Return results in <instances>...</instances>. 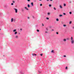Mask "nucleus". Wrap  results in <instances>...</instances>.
<instances>
[{
    "label": "nucleus",
    "mask_w": 74,
    "mask_h": 74,
    "mask_svg": "<svg viewBox=\"0 0 74 74\" xmlns=\"http://www.w3.org/2000/svg\"><path fill=\"white\" fill-rule=\"evenodd\" d=\"M71 44H74V40H73V37H71Z\"/></svg>",
    "instance_id": "1"
},
{
    "label": "nucleus",
    "mask_w": 74,
    "mask_h": 74,
    "mask_svg": "<svg viewBox=\"0 0 74 74\" xmlns=\"http://www.w3.org/2000/svg\"><path fill=\"white\" fill-rule=\"evenodd\" d=\"M14 10H15L16 13H17V12H18V10H17V9L16 8H14Z\"/></svg>",
    "instance_id": "2"
},
{
    "label": "nucleus",
    "mask_w": 74,
    "mask_h": 74,
    "mask_svg": "<svg viewBox=\"0 0 74 74\" xmlns=\"http://www.w3.org/2000/svg\"><path fill=\"white\" fill-rule=\"evenodd\" d=\"M15 38H18V36L16 35L15 37Z\"/></svg>",
    "instance_id": "3"
},
{
    "label": "nucleus",
    "mask_w": 74,
    "mask_h": 74,
    "mask_svg": "<svg viewBox=\"0 0 74 74\" xmlns=\"http://www.w3.org/2000/svg\"><path fill=\"white\" fill-rule=\"evenodd\" d=\"M63 41H64V42L66 41V39H63Z\"/></svg>",
    "instance_id": "4"
},
{
    "label": "nucleus",
    "mask_w": 74,
    "mask_h": 74,
    "mask_svg": "<svg viewBox=\"0 0 74 74\" xmlns=\"http://www.w3.org/2000/svg\"><path fill=\"white\" fill-rule=\"evenodd\" d=\"M25 9H26L27 10H29V9L27 8L26 7H25Z\"/></svg>",
    "instance_id": "5"
},
{
    "label": "nucleus",
    "mask_w": 74,
    "mask_h": 74,
    "mask_svg": "<svg viewBox=\"0 0 74 74\" xmlns=\"http://www.w3.org/2000/svg\"><path fill=\"white\" fill-rule=\"evenodd\" d=\"M20 73H21V74H24V72H20Z\"/></svg>",
    "instance_id": "6"
},
{
    "label": "nucleus",
    "mask_w": 74,
    "mask_h": 74,
    "mask_svg": "<svg viewBox=\"0 0 74 74\" xmlns=\"http://www.w3.org/2000/svg\"><path fill=\"white\" fill-rule=\"evenodd\" d=\"M27 7L28 8H30V5H29V4H28Z\"/></svg>",
    "instance_id": "7"
},
{
    "label": "nucleus",
    "mask_w": 74,
    "mask_h": 74,
    "mask_svg": "<svg viewBox=\"0 0 74 74\" xmlns=\"http://www.w3.org/2000/svg\"><path fill=\"white\" fill-rule=\"evenodd\" d=\"M16 29H15L13 30V32H16Z\"/></svg>",
    "instance_id": "8"
},
{
    "label": "nucleus",
    "mask_w": 74,
    "mask_h": 74,
    "mask_svg": "<svg viewBox=\"0 0 74 74\" xmlns=\"http://www.w3.org/2000/svg\"><path fill=\"white\" fill-rule=\"evenodd\" d=\"M11 22H13V18H11Z\"/></svg>",
    "instance_id": "9"
},
{
    "label": "nucleus",
    "mask_w": 74,
    "mask_h": 74,
    "mask_svg": "<svg viewBox=\"0 0 74 74\" xmlns=\"http://www.w3.org/2000/svg\"><path fill=\"white\" fill-rule=\"evenodd\" d=\"M54 52V51L53 50H52V51H51V53H53Z\"/></svg>",
    "instance_id": "10"
},
{
    "label": "nucleus",
    "mask_w": 74,
    "mask_h": 74,
    "mask_svg": "<svg viewBox=\"0 0 74 74\" xmlns=\"http://www.w3.org/2000/svg\"><path fill=\"white\" fill-rule=\"evenodd\" d=\"M17 33H18L17 32H15L14 33V34L16 35V34H17Z\"/></svg>",
    "instance_id": "11"
},
{
    "label": "nucleus",
    "mask_w": 74,
    "mask_h": 74,
    "mask_svg": "<svg viewBox=\"0 0 74 74\" xmlns=\"http://www.w3.org/2000/svg\"><path fill=\"white\" fill-rule=\"evenodd\" d=\"M31 5L32 6H33V3L32 2L31 3Z\"/></svg>",
    "instance_id": "12"
},
{
    "label": "nucleus",
    "mask_w": 74,
    "mask_h": 74,
    "mask_svg": "<svg viewBox=\"0 0 74 74\" xmlns=\"http://www.w3.org/2000/svg\"><path fill=\"white\" fill-rule=\"evenodd\" d=\"M47 15H50V13L49 12L48 13Z\"/></svg>",
    "instance_id": "13"
},
{
    "label": "nucleus",
    "mask_w": 74,
    "mask_h": 74,
    "mask_svg": "<svg viewBox=\"0 0 74 74\" xmlns=\"http://www.w3.org/2000/svg\"><path fill=\"white\" fill-rule=\"evenodd\" d=\"M60 8H62V6H61V5H60Z\"/></svg>",
    "instance_id": "14"
},
{
    "label": "nucleus",
    "mask_w": 74,
    "mask_h": 74,
    "mask_svg": "<svg viewBox=\"0 0 74 74\" xmlns=\"http://www.w3.org/2000/svg\"><path fill=\"white\" fill-rule=\"evenodd\" d=\"M56 21H59V19L58 18H57L56 19Z\"/></svg>",
    "instance_id": "15"
},
{
    "label": "nucleus",
    "mask_w": 74,
    "mask_h": 74,
    "mask_svg": "<svg viewBox=\"0 0 74 74\" xmlns=\"http://www.w3.org/2000/svg\"><path fill=\"white\" fill-rule=\"evenodd\" d=\"M21 10L22 11H24V9H22Z\"/></svg>",
    "instance_id": "16"
},
{
    "label": "nucleus",
    "mask_w": 74,
    "mask_h": 74,
    "mask_svg": "<svg viewBox=\"0 0 74 74\" xmlns=\"http://www.w3.org/2000/svg\"><path fill=\"white\" fill-rule=\"evenodd\" d=\"M36 31L37 32H39V30L38 29H37Z\"/></svg>",
    "instance_id": "17"
},
{
    "label": "nucleus",
    "mask_w": 74,
    "mask_h": 74,
    "mask_svg": "<svg viewBox=\"0 0 74 74\" xmlns=\"http://www.w3.org/2000/svg\"><path fill=\"white\" fill-rule=\"evenodd\" d=\"M63 26H64V27H66V25H64Z\"/></svg>",
    "instance_id": "18"
},
{
    "label": "nucleus",
    "mask_w": 74,
    "mask_h": 74,
    "mask_svg": "<svg viewBox=\"0 0 74 74\" xmlns=\"http://www.w3.org/2000/svg\"><path fill=\"white\" fill-rule=\"evenodd\" d=\"M56 34H59V33H58V32H56Z\"/></svg>",
    "instance_id": "19"
},
{
    "label": "nucleus",
    "mask_w": 74,
    "mask_h": 74,
    "mask_svg": "<svg viewBox=\"0 0 74 74\" xmlns=\"http://www.w3.org/2000/svg\"><path fill=\"white\" fill-rule=\"evenodd\" d=\"M53 9H54L55 10H56V8H54Z\"/></svg>",
    "instance_id": "20"
},
{
    "label": "nucleus",
    "mask_w": 74,
    "mask_h": 74,
    "mask_svg": "<svg viewBox=\"0 0 74 74\" xmlns=\"http://www.w3.org/2000/svg\"><path fill=\"white\" fill-rule=\"evenodd\" d=\"M46 19H47L48 20V19H49V18H46Z\"/></svg>",
    "instance_id": "21"
},
{
    "label": "nucleus",
    "mask_w": 74,
    "mask_h": 74,
    "mask_svg": "<svg viewBox=\"0 0 74 74\" xmlns=\"http://www.w3.org/2000/svg\"><path fill=\"white\" fill-rule=\"evenodd\" d=\"M64 6L65 7L66 6V4H64Z\"/></svg>",
    "instance_id": "22"
},
{
    "label": "nucleus",
    "mask_w": 74,
    "mask_h": 74,
    "mask_svg": "<svg viewBox=\"0 0 74 74\" xmlns=\"http://www.w3.org/2000/svg\"><path fill=\"white\" fill-rule=\"evenodd\" d=\"M49 7H51V5H50V4L49 5Z\"/></svg>",
    "instance_id": "23"
},
{
    "label": "nucleus",
    "mask_w": 74,
    "mask_h": 74,
    "mask_svg": "<svg viewBox=\"0 0 74 74\" xmlns=\"http://www.w3.org/2000/svg\"><path fill=\"white\" fill-rule=\"evenodd\" d=\"M69 14H72V13H71V12H69Z\"/></svg>",
    "instance_id": "24"
},
{
    "label": "nucleus",
    "mask_w": 74,
    "mask_h": 74,
    "mask_svg": "<svg viewBox=\"0 0 74 74\" xmlns=\"http://www.w3.org/2000/svg\"><path fill=\"white\" fill-rule=\"evenodd\" d=\"M71 21H70L69 22V24H71Z\"/></svg>",
    "instance_id": "25"
},
{
    "label": "nucleus",
    "mask_w": 74,
    "mask_h": 74,
    "mask_svg": "<svg viewBox=\"0 0 74 74\" xmlns=\"http://www.w3.org/2000/svg\"><path fill=\"white\" fill-rule=\"evenodd\" d=\"M62 15H60V17H61V16H62Z\"/></svg>",
    "instance_id": "26"
},
{
    "label": "nucleus",
    "mask_w": 74,
    "mask_h": 74,
    "mask_svg": "<svg viewBox=\"0 0 74 74\" xmlns=\"http://www.w3.org/2000/svg\"><path fill=\"white\" fill-rule=\"evenodd\" d=\"M40 55H41V56H42V54H40Z\"/></svg>",
    "instance_id": "27"
},
{
    "label": "nucleus",
    "mask_w": 74,
    "mask_h": 74,
    "mask_svg": "<svg viewBox=\"0 0 74 74\" xmlns=\"http://www.w3.org/2000/svg\"><path fill=\"white\" fill-rule=\"evenodd\" d=\"M63 15H66V13H63Z\"/></svg>",
    "instance_id": "28"
},
{
    "label": "nucleus",
    "mask_w": 74,
    "mask_h": 74,
    "mask_svg": "<svg viewBox=\"0 0 74 74\" xmlns=\"http://www.w3.org/2000/svg\"><path fill=\"white\" fill-rule=\"evenodd\" d=\"M42 4H40V6H42Z\"/></svg>",
    "instance_id": "29"
},
{
    "label": "nucleus",
    "mask_w": 74,
    "mask_h": 74,
    "mask_svg": "<svg viewBox=\"0 0 74 74\" xmlns=\"http://www.w3.org/2000/svg\"><path fill=\"white\" fill-rule=\"evenodd\" d=\"M45 33H48V32H47V31H46V32H45Z\"/></svg>",
    "instance_id": "30"
},
{
    "label": "nucleus",
    "mask_w": 74,
    "mask_h": 74,
    "mask_svg": "<svg viewBox=\"0 0 74 74\" xmlns=\"http://www.w3.org/2000/svg\"><path fill=\"white\" fill-rule=\"evenodd\" d=\"M11 5H14V3H12L11 4Z\"/></svg>",
    "instance_id": "31"
},
{
    "label": "nucleus",
    "mask_w": 74,
    "mask_h": 74,
    "mask_svg": "<svg viewBox=\"0 0 74 74\" xmlns=\"http://www.w3.org/2000/svg\"><path fill=\"white\" fill-rule=\"evenodd\" d=\"M67 69V66H66V69Z\"/></svg>",
    "instance_id": "32"
},
{
    "label": "nucleus",
    "mask_w": 74,
    "mask_h": 74,
    "mask_svg": "<svg viewBox=\"0 0 74 74\" xmlns=\"http://www.w3.org/2000/svg\"><path fill=\"white\" fill-rule=\"evenodd\" d=\"M64 57H66V56H65V55H64Z\"/></svg>",
    "instance_id": "33"
},
{
    "label": "nucleus",
    "mask_w": 74,
    "mask_h": 74,
    "mask_svg": "<svg viewBox=\"0 0 74 74\" xmlns=\"http://www.w3.org/2000/svg\"><path fill=\"white\" fill-rule=\"evenodd\" d=\"M13 3H15V1H13Z\"/></svg>",
    "instance_id": "34"
},
{
    "label": "nucleus",
    "mask_w": 74,
    "mask_h": 74,
    "mask_svg": "<svg viewBox=\"0 0 74 74\" xmlns=\"http://www.w3.org/2000/svg\"><path fill=\"white\" fill-rule=\"evenodd\" d=\"M32 56H34V54H32Z\"/></svg>",
    "instance_id": "35"
},
{
    "label": "nucleus",
    "mask_w": 74,
    "mask_h": 74,
    "mask_svg": "<svg viewBox=\"0 0 74 74\" xmlns=\"http://www.w3.org/2000/svg\"><path fill=\"white\" fill-rule=\"evenodd\" d=\"M20 30H21V31L22 30V29H20Z\"/></svg>",
    "instance_id": "36"
},
{
    "label": "nucleus",
    "mask_w": 74,
    "mask_h": 74,
    "mask_svg": "<svg viewBox=\"0 0 74 74\" xmlns=\"http://www.w3.org/2000/svg\"><path fill=\"white\" fill-rule=\"evenodd\" d=\"M27 1H30V0H27Z\"/></svg>",
    "instance_id": "37"
},
{
    "label": "nucleus",
    "mask_w": 74,
    "mask_h": 74,
    "mask_svg": "<svg viewBox=\"0 0 74 74\" xmlns=\"http://www.w3.org/2000/svg\"><path fill=\"white\" fill-rule=\"evenodd\" d=\"M42 26H44V24H42Z\"/></svg>",
    "instance_id": "38"
},
{
    "label": "nucleus",
    "mask_w": 74,
    "mask_h": 74,
    "mask_svg": "<svg viewBox=\"0 0 74 74\" xmlns=\"http://www.w3.org/2000/svg\"><path fill=\"white\" fill-rule=\"evenodd\" d=\"M34 55H35V56H37V55L36 54H34Z\"/></svg>",
    "instance_id": "39"
},
{
    "label": "nucleus",
    "mask_w": 74,
    "mask_h": 74,
    "mask_svg": "<svg viewBox=\"0 0 74 74\" xmlns=\"http://www.w3.org/2000/svg\"><path fill=\"white\" fill-rule=\"evenodd\" d=\"M73 29H74V27H72Z\"/></svg>",
    "instance_id": "40"
},
{
    "label": "nucleus",
    "mask_w": 74,
    "mask_h": 74,
    "mask_svg": "<svg viewBox=\"0 0 74 74\" xmlns=\"http://www.w3.org/2000/svg\"><path fill=\"white\" fill-rule=\"evenodd\" d=\"M39 73H41V72L39 71Z\"/></svg>",
    "instance_id": "41"
},
{
    "label": "nucleus",
    "mask_w": 74,
    "mask_h": 74,
    "mask_svg": "<svg viewBox=\"0 0 74 74\" xmlns=\"http://www.w3.org/2000/svg\"><path fill=\"white\" fill-rule=\"evenodd\" d=\"M47 1H49V0H47Z\"/></svg>",
    "instance_id": "42"
},
{
    "label": "nucleus",
    "mask_w": 74,
    "mask_h": 74,
    "mask_svg": "<svg viewBox=\"0 0 74 74\" xmlns=\"http://www.w3.org/2000/svg\"><path fill=\"white\" fill-rule=\"evenodd\" d=\"M53 30H54L53 29H52V31H53Z\"/></svg>",
    "instance_id": "43"
},
{
    "label": "nucleus",
    "mask_w": 74,
    "mask_h": 74,
    "mask_svg": "<svg viewBox=\"0 0 74 74\" xmlns=\"http://www.w3.org/2000/svg\"><path fill=\"white\" fill-rule=\"evenodd\" d=\"M50 1H52V0H50Z\"/></svg>",
    "instance_id": "44"
},
{
    "label": "nucleus",
    "mask_w": 74,
    "mask_h": 74,
    "mask_svg": "<svg viewBox=\"0 0 74 74\" xmlns=\"http://www.w3.org/2000/svg\"><path fill=\"white\" fill-rule=\"evenodd\" d=\"M28 19H29V17H28Z\"/></svg>",
    "instance_id": "45"
},
{
    "label": "nucleus",
    "mask_w": 74,
    "mask_h": 74,
    "mask_svg": "<svg viewBox=\"0 0 74 74\" xmlns=\"http://www.w3.org/2000/svg\"><path fill=\"white\" fill-rule=\"evenodd\" d=\"M47 30H48V29H47Z\"/></svg>",
    "instance_id": "46"
},
{
    "label": "nucleus",
    "mask_w": 74,
    "mask_h": 74,
    "mask_svg": "<svg viewBox=\"0 0 74 74\" xmlns=\"http://www.w3.org/2000/svg\"><path fill=\"white\" fill-rule=\"evenodd\" d=\"M39 1H41V0H39Z\"/></svg>",
    "instance_id": "47"
},
{
    "label": "nucleus",
    "mask_w": 74,
    "mask_h": 74,
    "mask_svg": "<svg viewBox=\"0 0 74 74\" xmlns=\"http://www.w3.org/2000/svg\"><path fill=\"white\" fill-rule=\"evenodd\" d=\"M19 34H20V33H19Z\"/></svg>",
    "instance_id": "48"
},
{
    "label": "nucleus",
    "mask_w": 74,
    "mask_h": 74,
    "mask_svg": "<svg viewBox=\"0 0 74 74\" xmlns=\"http://www.w3.org/2000/svg\"><path fill=\"white\" fill-rule=\"evenodd\" d=\"M0 30H1V29H0Z\"/></svg>",
    "instance_id": "49"
}]
</instances>
